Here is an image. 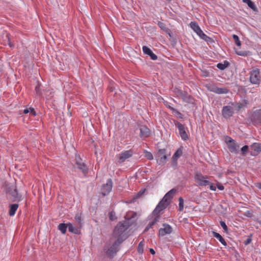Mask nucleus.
Wrapping results in <instances>:
<instances>
[{
  "mask_svg": "<svg viewBox=\"0 0 261 261\" xmlns=\"http://www.w3.org/2000/svg\"><path fill=\"white\" fill-rule=\"evenodd\" d=\"M213 235L215 238H217L224 246H226L227 245L226 241L219 233L213 231Z\"/></svg>",
  "mask_w": 261,
  "mask_h": 261,
  "instance_id": "4be33fe9",
  "label": "nucleus"
},
{
  "mask_svg": "<svg viewBox=\"0 0 261 261\" xmlns=\"http://www.w3.org/2000/svg\"><path fill=\"white\" fill-rule=\"evenodd\" d=\"M210 189L212 190L215 191L216 190V187L213 185H211L210 186Z\"/></svg>",
  "mask_w": 261,
  "mask_h": 261,
  "instance_id": "09e8293b",
  "label": "nucleus"
},
{
  "mask_svg": "<svg viewBox=\"0 0 261 261\" xmlns=\"http://www.w3.org/2000/svg\"><path fill=\"white\" fill-rule=\"evenodd\" d=\"M166 106L169 109H170L171 110V109L172 108H173L172 107H171L170 105L168 104V102H167L166 104H165Z\"/></svg>",
  "mask_w": 261,
  "mask_h": 261,
  "instance_id": "3c124183",
  "label": "nucleus"
},
{
  "mask_svg": "<svg viewBox=\"0 0 261 261\" xmlns=\"http://www.w3.org/2000/svg\"><path fill=\"white\" fill-rule=\"evenodd\" d=\"M251 241H252V239H251V237L250 236L246 241H245L244 244L245 245H247L249 244H250L251 242Z\"/></svg>",
  "mask_w": 261,
  "mask_h": 261,
  "instance_id": "c03bdc74",
  "label": "nucleus"
},
{
  "mask_svg": "<svg viewBox=\"0 0 261 261\" xmlns=\"http://www.w3.org/2000/svg\"><path fill=\"white\" fill-rule=\"evenodd\" d=\"M58 229L63 233L65 234L66 232L67 228H68L67 223H60L58 225Z\"/></svg>",
  "mask_w": 261,
  "mask_h": 261,
  "instance_id": "a878e982",
  "label": "nucleus"
},
{
  "mask_svg": "<svg viewBox=\"0 0 261 261\" xmlns=\"http://www.w3.org/2000/svg\"><path fill=\"white\" fill-rule=\"evenodd\" d=\"M176 191L177 190L175 189H171L165 194V195L163 198V199H164V200L169 204L171 200L175 195Z\"/></svg>",
  "mask_w": 261,
  "mask_h": 261,
  "instance_id": "a211bd4d",
  "label": "nucleus"
},
{
  "mask_svg": "<svg viewBox=\"0 0 261 261\" xmlns=\"http://www.w3.org/2000/svg\"><path fill=\"white\" fill-rule=\"evenodd\" d=\"M129 227V223L126 221L119 222L114 229L113 233L114 237L117 238V239L120 238L123 239L122 235Z\"/></svg>",
  "mask_w": 261,
  "mask_h": 261,
  "instance_id": "f257e3e1",
  "label": "nucleus"
},
{
  "mask_svg": "<svg viewBox=\"0 0 261 261\" xmlns=\"http://www.w3.org/2000/svg\"><path fill=\"white\" fill-rule=\"evenodd\" d=\"M208 90L217 94H226L228 92V90L226 88L218 87L214 85L211 86L208 88Z\"/></svg>",
  "mask_w": 261,
  "mask_h": 261,
  "instance_id": "ddd939ff",
  "label": "nucleus"
},
{
  "mask_svg": "<svg viewBox=\"0 0 261 261\" xmlns=\"http://www.w3.org/2000/svg\"><path fill=\"white\" fill-rule=\"evenodd\" d=\"M123 241V239L122 238H120L117 239L113 243L112 246H111L106 251L107 255L110 257H113L118 251V247Z\"/></svg>",
  "mask_w": 261,
  "mask_h": 261,
  "instance_id": "20e7f679",
  "label": "nucleus"
},
{
  "mask_svg": "<svg viewBox=\"0 0 261 261\" xmlns=\"http://www.w3.org/2000/svg\"><path fill=\"white\" fill-rule=\"evenodd\" d=\"M67 225L68 226V230L69 232L76 234L80 233L81 225L79 227L75 226L70 222L67 223Z\"/></svg>",
  "mask_w": 261,
  "mask_h": 261,
  "instance_id": "aec40b11",
  "label": "nucleus"
},
{
  "mask_svg": "<svg viewBox=\"0 0 261 261\" xmlns=\"http://www.w3.org/2000/svg\"><path fill=\"white\" fill-rule=\"evenodd\" d=\"M232 38L237 45L239 46L241 45V42L240 41L239 37L237 35H233Z\"/></svg>",
  "mask_w": 261,
  "mask_h": 261,
  "instance_id": "7c9ffc66",
  "label": "nucleus"
},
{
  "mask_svg": "<svg viewBox=\"0 0 261 261\" xmlns=\"http://www.w3.org/2000/svg\"><path fill=\"white\" fill-rule=\"evenodd\" d=\"M248 146L247 145H245L242 148H241V151L242 152V153L243 154H244L247 151H248Z\"/></svg>",
  "mask_w": 261,
  "mask_h": 261,
  "instance_id": "79ce46f5",
  "label": "nucleus"
},
{
  "mask_svg": "<svg viewBox=\"0 0 261 261\" xmlns=\"http://www.w3.org/2000/svg\"><path fill=\"white\" fill-rule=\"evenodd\" d=\"M182 154V149L181 147L178 148L173 154L172 158L174 161H176L177 159L181 156Z\"/></svg>",
  "mask_w": 261,
  "mask_h": 261,
  "instance_id": "b1692460",
  "label": "nucleus"
},
{
  "mask_svg": "<svg viewBox=\"0 0 261 261\" xmlns=\"http://www.w3.org/2000/svg\"><path fill=\"white\" fill-rule=\"evenodd\" d=\"M250 81L252 84L259 85L260 82V75L258 69H254L250 72Z\"/></svg>",
  "mask_w": 261,
  "mask_h": 261,
  "instance_id": "39448f33",
  "label": "nucleus"
},
{
  "mask_svg": "<svg viewBox=\"0 0 261 261\" xmlns=\"http://www.w3.org/2000/svg\"><path fill=\"white\" fill-rule=\"evenodd\" d=\"M142 50L143 53L147 55H149L152 52L151 50L146 46H143Z\"/></svg>",
  "mask_w": 261,
  "mask_h": 261,
  "instance_id": "f704fd0d",
  "label": "nucleus"
},
{
  "mask_svg": "<svg viewBox=\"0 0 261 261\" xmlns=\"http://www.w3.org/2000/svg\"><path fill=\"white\" fill-rule=\"evenodd\" d=\"M207 176L203 175L200 173H196L195 175V179L199 186H206L210 184V181L207 179Z\"/></svg>",
  "mask_w": 261,
  "mask_h": 261,
  "instance_id": "0eeeda50",
  "label": "nucleus"
},
{
  "mask_svg": "<svg viewBox=\"0 0 261 261\" xmlns=\"http://www.w3.org/2000/svg\"><path fill=\"white\" fill-rule=\"evenodd\" d=\"M159 221V217L157 216L154 218V219L150 222L148 225L147 226L146 228L144 230V231H147L149 230V228H151L153 225L156 224Z\"/></svg>",
  "mask_w": 261,
  "mask_h": 261,
  "instance_id": "bb28decb",
  "label": "nucleus"
},
{
  "mask_svg": "<svg viewBox=\"0 0 261 261\" xmlns=\"http://www.w3.org/2000/svg\"><path fill=\"white\" fill-rule=\"evenodd\" d=\"M6 192L12 197L13 201H20L22 200L21 195L18 194L16 187L14 185H7Z\"/></svg>",
  "mask_w": 261,
  "mask_h": 261,
  "instance_id": "7ed1b4c3",
  "label": "nucleus"
},
{
  "mask_svg": "<svg viewBox=\"0 0 261 261\" xmlns=\"http://www.w3.org/2000/svg\"><path fill=\"white\" fill-rule=\"evenodd\" d=\"M191 29L197 34V35L202 39L205 41H208L211 38L205 34L199 27L198 24L195 21H192L190 23Z\"/></svg>",
  "mask_w": 261,
  "mask_h": 261,
  "instance_id": "f03ea898",
  "label": "nucleus"
},
{
  "mask_svg": "<svg viewBox=\"0 0 261 261\" xmlns=\"http://www.w3.org/2000/svg\"><path fill=\"white\" fill-rule=\"evenodd\" d=\"M145 191V189L141 190L138 193V196H142Z\"/></svg>",
  "mask_w": 261,
  "mask_h": 261,
  "instance_id": "de8ad7c7",
  "label": "nucleus"
},
{
  "mask_svg": "<svg viewBox=\"0 0 261 261\" xmlns=\"http://www.w3.org/2000/svg\"><path fill=\"white\" fill-rule=\"evenodd\" d=\"M150 252L152 254H155V251L152 249V248H150Z\"/></svg>",
  "mask_w": 261,
  "mask_h": 261,
  "instance_id": "603ef678",
  "label": "nucleus"
},
{
  "mask_svg": "<svg viewBox=\"0 0 261 261\" xmlns=\"http://www.w3.org/2000/svg\"><path fill=\"white\" fill-rule=\"evenodd\" d=\"M250 147L251 149L256 152H259L261 151V143H254Z\"/></svg>",
  "mask_w": 261,
  "mask_h": 261,
  "instance_id": "393cba45",
  "label": "nucleus"
},
{
  "mask_svg": "<svg viewBox=\"0 0 261 261\" xmlns=\"http://www.w3.org/2000/svg\"><path fill=\"white\" fill-rule=\"evenodd\" d=\"M7 38H8V44H9V45L10 46V47H12V45L11 44V43L10 42V38H9V35H7L6 36Z\"/></svg>",
  "mask_w": 261,
  "mask_h": 261,
  "instance_id": "8fccbe9b",
  "label": "nucleus"
},
{
  "mask_svg": "<svg viewBox=\"0 0 261 261\" xmlns=\"http://www.w3.org/2000/svg\"><path fill=\"white\" fill-rule=\"evenodd\" d=\"M158 24V25L159 26V27L162 30L164 31L166 33H168L169 34V35L170 36H171L170 31V30L169 29H168L167 28V27H166V24L165 23H164L163 22L159 21Z\"/></svg>",
  "mask_w": 261,
  "mask_h": 261,
  "instance_id": "cd10ccee",
  "label": "nucleus"
},
{
  "mask_svg": "<svg viewBox=\"0 0 261 261\" xmlns=\"http://www.w3.org/2000/svg\"><path fill=\"white\" fill-rule=\"evenodd\" d=\"M257 187L261 190V183H258L257 185Z\"/></svg>",
  "mask_w": 261,
  "mask_h": 261,
  "instance_id": "864d4df0",
  "label": "nucleus"
},
{
  "mask_svg": "<svg viewBox=\"0 0 261 261\" xmlns=\"http://www.w3.org/2000/svg\"><path fill=\"white\" fill-rule=\"evenodd\" d=\"M35 90H36V93H37V94L38 95H40L41 94L40 86L39 85H37V86H36Z\"/></svg>",
  "mask_w": 261,
  "mask_h": 261,
  "instance_id": "a18cd8bd",
  "label": "nucleus"
},
{
  "mask_svg": "<svg viewBox=\"0 0 261 261\" xmlns=\"http://www.w3.org/2000/svg\"><path fill=\"white\" fill-rule=\"evenodd\" d=\"M251 120L254 123L261 122V110L254 111L251 116Z\"/></svg>",
  "mask_w": 261,
  "mask_h": 261,
  "instance_id": "4468645a",
  "label": "nucleus"
},
{
  "mask_svg": "<svg viewBox=\"0 0 261 261\" xmlns=\"http://www.w3.org/2000/svg\"><path fill=\"white\" fill-rule=\"evenodd\" d=\"M150 129L145 125H141L140 127V136L141 137L146 138L150 136Z\"/></svg>",
  "mask_w": 261,
  "mask_h": 261,
  "instance_id": "6ab92c4d",
  "label": "nucleus"
},
{
  "mask_svg": "<svg viewBox=\"0 0 261 261\" xmlns=\"http://www.w3.org/2000/svg\"><path fill=\"white\" fill-rule=\"evenodd\" d=\"M112 181L111 179L107 180L106 184H103L101 187V193L103 196L108 195L112 189Z\"/></svg>",
  "mask_w": 261,
  "mask_h": 261,
  "instance_id": "9b49d317",
  "label": "nucleus"
},
{
  "mask_svg": "<svg viewBox=\"0 0 261 261\" xmlns=\"http://www.w3.org/2000/svg\"><path fill=\"white\" fill-rule=\"evenodd\" d=\"M179 211H182L184 210V200L182 197H179Z\"/></svg>",
  "mask_w": 261,
  "mask_h": 261,
  "instance_id": "c756f323",
  "label": "nucleus"
},
{
  "mask_svg": "<svg viewBox=\"0 0 261 261\" xmlns=\"http://www.w3.org/2000/svg\"><path fill=\"white\" fill-rule=\"evenodd\" d=\"M247 4L249 7L252 9L253 10H256V7L253 1H243Z\"/></svg>",
  "mask_w": 261,
  "mask_h": 261,
  "instance_id": "72a5a7b5",
  "label": "nucleus"
},
{
  "mask_svg": "<svg viewBox=\"0 0 261 261\" xmlns=\"http://www.w3.org/2000/svg\"><path fill=\"white\" fill-rule=\"evenodd\" d=\"M144 243L142 241L140 242L139 244L138 247V251L140 253H142L143 252V247H144Z\"/></svg>",
  "mask_w": 261,
  "mask_h": 261,
  "instance_id": "c9c22d12",
  "label": "nucleus"
},
{
  "mask_svg": "<svg viewBox=\"0 0 261 261\" xmlns=\"http://www.w3.org/2000/svg\"><path fill=\"white\" fill-rule=\"evenodd\" d=\"M228 65V63L227 61H225L224 62V64L222 63H218L217 65V67L221 69V70H224L225 68H226Z\"/></svg>",
  "mask_w": 261,
  "mask_h": 261,
  "instance_id": "c85d7f7f",
  "label": "nucleus"
},
{
  "mask_svg": "<svg viewBox=\"0 0 261 261\" xmlns=\"http://www.w3.org/2000/svg\"><path fill=\"white\" fill-rule=\"evenodd\" d=\"M109 218L111 221H114L116 219V217L115 216V214L113 212H110L109 214Z\"/></svg>",
  "mask_w": 261,
  "mask_h": 261,
  "instance_id": "ea45409f",
  "label": "nucleus"
},
{
  "mask_svg": "<svg viewBox=\"0 0 261 261\" xmlns=\"http://www.w3.org/2000/svg\"><path fill=\"white\" fill-rule=\"evenodd\" d=\"M31 112L33 116L36 115V112L33 108H27L23 110V113L24 114H28V113Z\"/></svg>",
  "mask_w": 261,
  "mask_h": 261,
  "instance_id": "473e14b6",
  "label": "nucleus"
},
{
  "mask_svg": "<svg viewBox=\"0 0 261 261\" xmlns=\"http://www.w3.org/2000/svg\"><path fill=\"white\" fill-rule=\"evenodd\" d=\"M248 104V101L247 100H244L243 103H241L239 104L238 106V110H239L245 107Z\"/></svg>",
  "mask_w": 261,
  "mask_h": 261,
  "instance_id": "4c0bfd02",
  "label": "nucleus"
},
{
  "mask_svg": "<svg viewBox=\"0 0 261 261\" xmlns=\"http://www.w3.org/2000/svg\"><path fill=\"white\" fill-rule=\"evenodd\" d=\"M155 158L159 164H165L167 162L166 150L165 149H159L155 155Z\"/></svg>",
  "mask_w": 261,
  "mask_h": 261,
  "instance_id": "6e6552de",
  "label": "nucleus"
},
{
  "mask_svg": "<svg viewBox=\"0 0 261 261\" xmlns=\"http://www.w3.org/2000/svg\"><path fill=\"white\" fill-rule=\"evenodd\" d=\"M171 111H172V113L173 114H174V115L175 116H176L177 117H181V114L179 111H178L177 110H176L174 108H172L171 109Z\"/></svg>",
  "mask_w": 261,
  "mask_h": 261,
  "instance_id": "58836bf2",
  "label": "nucleus"
},
{
  "mask_svg": "<svg viewBox=\"0 0 261 261\" xmlns=\"http://www.w3.org/2000/svg\"><path fill=\"white\" fill-rule=\"evenodd\" d=\"M217 187L218 189L220 190H223L224 189V186L220 184H217Z\"/></svg>",
  "mask_w": 261,
  "mask_h": 261,
  "instance_id": "49530a36",
  "label": "nucleus"
},
{
  "mask_svg": "<svg viewBox=\"0 0 261 261\" xmlns=\"http://www.w3.org/2000/svg\"><path fill=\"white\" fill-rule=\"evenodd\" d=\"M220 225L225 231H227L228 230V227L226 225L225 222L221 221L220 222Z\"/></svg>",
  "mask_w": 261,
  "mask_h": 261,
  "instance_id": "a19ab883",
  "label": "nucleus"
},
{
  "mask_svg": "<svg viewBox=\"0 0 261 261\" xmlns=\"http://www.w3.org/2000/svg\"><path fill=\"white\" fill-rule=\"evenodd\" d=\"M148 56H149L150 58L153 60H155L158 58L157 56L153 54L152 51Z\"/></svg>",
  "mask_w": 261,
  "mask_h": 261,
  "instance_id": "37998d69",
  "label": "nucleus"
},
{
  "mask_svg": "<svg viewBox=\"0 0 261 261\" xmlns=\"http://www.w3.org/2000/svg\"><path fill=\"white\" fill-rule=\"evenodd\" d=\"M172 232V228L167 224H164L163 227L161 228L159 230V236H164L166 234H169Z\"/></svg>",
  "mask_w": 261,
  "mask_h": 261,
  "instance_id": "f8f14e48",
  "label": "nucleus"
},
{
  "mask_svg": "<svg viewBox=\"0 0 261 261\" xmlns=\"http://www.w3.org/2000/svg\"><path fill=\"white\" fill-rule=\"evenodd\" d=\"M168 204V203L162 199L153 211L152 214L155 217L159 216L160 217L159 214L160 212L165 209Z\"/></svg>",
  "mask_w": 261,
  "mask_h": 261,
  "instance_id": "1a4fd4ad",
  "label": "nucleus"
},
{
  "mask_svg": "<svg viewBox=\"0 0 261 261\" xmlns=\"http://www.w3.org/2000/svg\"><path fill=\"white\" fill-rule=\"evenodd\" d=\"M177 126L181 139L185 141L188 140V136L185 130V128L184 127V125H182L181 123L179 122H178L177 124Z\"/></svg>",
  "mask_w": 261,
  "mask_h": 261,
  "instance_id": "2eb2a0df",
  "label": "nucleus"
},
{
  "mask_svg": "<svg viewBox=\"0 0 261 261\" xmlns=\"http://www.w3.org/2000/svg\"><path fill=\"white\" fill-rule=\"evenodd\" d=\"M75 220L81 225L82 218L81 216L79 214H77L74 217Z\"/></svg>",
  "mask_w": 261,
  "mask_h": 261,
  "instance_id": "e433bc0d",
  "label": "nucleus"
},
{
  "mask_svg": "<svg viewBox=\"0 0 261 261\" xmlns=\"http://www.w3.org/2000/svg\"><path fill=\"white\" fill-rule=\"evenodd\" d=\"M133 151L131 149L122 151L118 155V162L120 163H123L127 159L130 158L133 155Z\"/></svg>",
  "mask_w": 261,
  "mask_h": 261,
  "instance_id": "9d476101",
  "label": "nucleus"
},
{
  "mask_svg": "<svg viewBox=\"0 0 261 261\" xmlns=\"http://www.w3.org/2000/svg\"><path fill=\"white\" fill-rule=\"evenodd\" d=\"M144 152L145 153V157L146 159H147L149 160H152L153 159V156L150 152L144 150Z\"/></svg>",
  "mask_w": 261,
  "mask_h": 261,
  "instance_id": "2f4dec72",
  "label": "nucleus"
},
{
  "mask_svg": "<svg viewBox=\"0 0 261 261\" xmlns=\"http://www.w3.org/2000/svg\"><path fill=\"white\" fill-rule=\"evenodd\" d=\"M225 142L226 143L229 150L232 153H237L239 147L235 141L229 136L225 137Z\"/></svg>",
  "mask_w": 261,
  "mask_h": 261,
  "instance_id": "423d86ee",
  "label": "nucleus"
},
{
  "mask_svg": "<svg viewBox=\"0 0 261 261\" xmlns=\"http://www.w3.org/2000/svg\"><path fill=\"white\" fill-rule=\"evenodd\" d=\"M18 207V204H12L10 206V210L9 212V215L11 216H14Z\"/></svg>",
  "mask_w": 261,
  "mask_h": 261,
  "instance_id": "5701e85b",
  "label": "nucleus"
},
{
  "mask_svg": "<svg viewBox=\"0 0 261 261\" xmlns=\"http://www.w3.org/2000/svg\"><path fill=\"white\" fill-rule=\"evenodd\" d=\"M76 164L77 168L81 170L84 174L88 172V168L85 164L82 162V160L80 157L76 158Z\"/></svg>",
  "mask_w": 261,
  "mask_h": 261,
  "instance_id": "f3484780",
  "label": "nucleus"
},
{
  "mask_svg": "<svg viewBox=\"0 0 261 261\" xmlns=\"http://www.w3.org/2000/svg\"><path fill=\"white\" fill-rule=\"evenodd\" d=\"M173 92L176 95V96L182 98L184 100H186L187 93L185 92L176 88L174 89Z\"/></svg>",
  "mask_w": 261,
  "mask_h": 261,
  "instance_id": "412c9836",
  "label": "nucleus"
},
{
  "mask_svg": "<svg viewBox=\"0 0 261 261\" xmlns=\"http://www.w3.org/2000/svg\"><path fill=\"white\" fill-rule=\"evenodd\" d=\"M233 113L232 109L230 106H224L222 110V114L226 118L231 117Z\"/></svg>",
  "mask_w": 261,
  "mask_h": 261,
  "instance_id": "dca6fc26",
  "label": "nucleus"
},
{
  "mask_svg": "<svg viewBox=\"0 0 261 261\" xmlns=\"http://www.w3.org/2000/svg\"><path fill=\"white\" fill-rule=\"evenodd\" d=\"M237 54L239 55H240V56H245V54L243 53H237Z\"/></svg>",
  "mask_w": 261,
  "mask_h": 261,
  "instance_id": "5fc2aeb1",
  "label": "nucleus"
},
{
  "mask_svg": "<svg viewBox=\"0 0 261 261\" xmlns=\"http://www.w3.org/2000/svg\"><path fill=\"white\" fill-rule=\"evenodd\" d=\"M260 224H261V223H260Z\"/></svg>",
  "mask_w": 261,
  "mask_h": 261,
  "instance_id": "6e6d98bb",
  "label": "nucleus"
}]
</instances>
